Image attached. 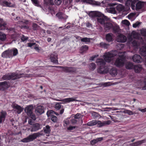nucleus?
<instances>
[{"mask_svg": "<svg viewBox=\"0 0 146 146\" xmlns=\"http://www.w3.org/2000/svg\"><path fill=\"white\" fill-rule=\"evenodd\" d=\"M127 41L129 44H132L135 48H137L138 46L144 44L140 48V53L142 55L145 56V64L146 66V44L144 40L142 37H141L140 35L138 33L133 32L129 37Z\"/></svg>", "mask_w": 146, "mask_h": 146, "instance_id": "1", "label": "nucleus"}, {"mask_svg": "<svg viewBox=\"0 0 146 146\" xmlns=\"http://www.w3.org/2000/svg\"><path fill=\"white\" fill-rule=\"evenodd\" d=\"M97 65L99 66L98 69V72L101 74H104L108 73L110 68H111V66H105V62L102 59H98L96 61Z\"/></svg>", "mask_w": 146, "mask_h": 146, "instance_id": "2", "label": "nucleus"}, {"mask_svg": "<svg viewBox=\"0 0 146 146\" xmlns=\"http://www.w3.org/2000/svg\"><path fill=\"white\" fill-rule=\"evenodd\" d=\"M126 53L125 52H119L118 53V57L116 59L115 62V65L118 67L123 66L125 62L126 57Z\"/></svg>", "mask_w": 146, "mask_h": 146, "instance_id": "3", "label": "nucleus"}, {"mask_svg": "<svg viewBox=\"0 0 146 146\" xmlns=\"http://www.w3.org/2000/svg\"><path fill=\"white\" fill-rule=\"evenodd\" d=\"M129 3V5L131 4V7L132 9H135L137 11L141 9L143 6L144 3L143 2L139 1L138 0H134L131 1V0H128L126 3Z\"/></svg>", "mask_w": 146, "mask_h": 146, "instance_id": "4", "label": "nucleus"}, {"mask_svg": "<svg viewBox=\"0 0 146 146\" xmlns=\"http://www.w3.org/2000/svg\"><path fill=\"white\" fill-rule=\"evenodd\" d=\"M42 135V133L40 132L34 133L29 135L27 137L22 139L21 141L23 143H27L32 141L37 137Z\"/></svg>", "mask_w": 146, "mask_h": 146, "instance_id": "5", "label": "nucleus"}, {"mask_svg": "<svg viewBox=\"0 0 146 146\" xmlns=\"http://www.w3.org/2000/svg\"><path fill=\"white\" fill-rule=\"evenodd\" d=\"M116 51L108 52L104 54L103 56V58L106 62H110L112 59L113 57L115 56Z\"/></svg>", "mask_w": 146, "mask_h": 146, "instance_id": "6", "label": "nucleus"}, {"mask_svg": "<svg viewBox=\"0 0 146 146\" xmlns=\"http://www.w3.org/2000/svg\"><path fill=\"white\" fill-rule=\"evenodd\" d=\"M22 77L21 75H19L15 73H12L10 74L5 75L3 77V78L5 80H9L10 79L15 80Z\"/></svg>", "mask_w": 146, "mask_h": 146, "instance_id": "7", "label": "nucleus"}, {"mask_svg": "<svg viewBox=\"0 0 146 146\" xmlns=\"http://www.w3.org/2000/svg\"><path fill=\"white\" fill-rule=\"evenodd\" d=\"M97 19L98 23L104 25L106 23V21L107 20L108 17L101 12V15H98L97 17Z\"/></svg>", "mask_w": 146, "mask_h": 146, "instance_id": "8", "label": "nucleus"}, {"mask_svg": "<svg viewBox=\"0 0 146 146\" xmlns=\"http://www.w3.org/2000/svg\"><path fill=\"white\" fill-rule=\"evenodd\" d=\"M58 101L62 102L61 103L63 104H67L73 101H78L76 100V98L74 97L64 98L62 100H58Z\"/></svg>", "mask_w": 146, "mask_h": 146, "instance_id": "9", "label": "nucleus"}, {"mask_svg": "<svg viewBox=\"0 0 146 146\" xmlns=\"http://www.w3.org/2000/svg\"><path fill=\"white\" fill-rule=\"evenodd\" d=\"M12 106L14 110L18 114L20 113L23 110V108L17 104H13Z\"/></svg>", "mask_w": 146, "mask_h": 146, "instance_id": "10", "label": "nucleus"}, {"mask_svg": "<svg viewBox=\"0 0 146 146\" xmlns=\"http://www.w3.org/2000/svg\"><path fill=\"white\" fill-rule=\"evenodd\" d=\"M6 25V24L5 23H4L3 22V20L2 19H0V27H2L4 28L3 29H8V31L9 32H10L11 31L14 32V29L13 28H10L9 29H8L7 28Z\"/></svg>", "mask_w": 146, "mask_h": 146, "instance_id": "11", "label": "nucleus"}, {"mask_svg": "<svg viewBox=\"0 0 146 146\" xmlns=\"http://www.w3.org/2000/svg\"><path fill=\"white\" fill-rule=\"evenodd\" d=\"M89 16L92 18L94 19L95 17H97L98 15H101V12L98 11H91L88 14Z\"/></svg>", "mask_w": 146, "mask_h": 146, "instance_id": "12", "label": "nucleus"}, {"mask_svg": "<svg viewBox=\"0 0 146 146\" xmlns=\"http://www.w3.org/2000/svg\"><path fill=\"white\" fill-rule=\"evenodd\" d=\"M103 25L105 30L108 31L111 29L113 27V25L110 22H106Z\"/></svg>", "mask_w": 146, "mask_h": 146, "instance_id": "13", "label": "nucleus"}, {"mask_svg": "<svg viewBox=\"0 0 146 146\" xmlns=\"http://www.w3.org/2000/svg\"><path fill=\"white\" fill-rule=\"evenodd\" d=\"M33 105H29L26 107L25 109V111L27 115H31L33 113Z\"/></svg>", "mask_w": 146, "mask_h": 146, "instance_id": "14", "label": "nucleus"}, {"mask_svg": "<svg viewBox=\"0 0 146 146\" xmlns=\"http://www.w3.org/2000/svg\"><path fill=\"white\" fill-rule=\"evenodd\" d=\"M127 40L126 37L121 34H119L117 36V42H124Z\"/></svg>", "mask_w": 146, "mask_h": 146, "instance_id": "15", "label": "nucleus"}, {"mask_svg": "<svg viewBox=\"0 0 146 146\" xmlns=\"http://www.w3.org/2000/svg\"><path fill=\"white\" fill-rule=\"evenodd\" d=\"M36 112L38 115H41L44 112V108L43 106H38L35 110Z\"/></svg>", "mask_w": 146, "mask_h": 146, "instance_id": "16", "label": "nucleus"}, {"mask_svg": "<svg viewBox=\"0 0 146 146\" xmlns=\"http://www.w3.org/2000/svg\"><path fill=\"white\" fill-rule=\"evenodd\" d=\"M133 60L134 62L138 63L141 62L142 61L141 57L139 55L137 54H135L133 56Z\"/></svg>", "mask_w": 146, "mask_h": 146, "instance_id": "17", "label": "nucleus"}, {"mask_svg": "<svg viewBox=\"0 0 146 146\" xmlns=\"http://www.w3.org/2000/svg\"><path fill=\"white\" fill-rule=\"evenodd\" d=\"M112 76H115L117 74V70L116 68L112 67L111 66V68H110L109 72H108Z\"/></svg>", "mask_w": 146, "mask_h": 146, "instance_id": "18", "label": "nucleus"}, {"mask_svg": "<svg viewBox=\"0 0 146 146\" xmlns=\"http://www.w3.org/2000/svg\"><path fill=\"white\" fill-rule=\"evenodd\" d=\"M56 67L62 68V70L65 72H74V68L71 67H62L60 66H57Z\"/></svg>", "mask_w": 146, "mask_h": 146, "instance_id": "19", "label": "nucleus"}, {"mask_svg": "<svg viewBox=\"0 0 146 146\" xmlns=\"http://www.w3.org/2000/svg\"><path fill=\"white\" fill-rule=\"evenodd\" d=\"M50 59L51 61L54 63H56L58 62L57 60V55L54 52L51 55Z\"/></svg>", "mask_w": 146, "mask_h": 146, "instance_id": "20", "label": "nucleus"}, {"mask_svg": "<svg viewBox=\"0 0 146 146\" xmlns=\"http://www.w3.org/2000/svg\"><path fill=\"white\" fill-rule=\"evenodd\" d=\"M133 68L135 72L137 73H139L143 70V68L140 65H137L134 66Z\"/></svg>", "mask_w": 146, "mask_h": 146, "instance_id": "21", "label": "nucleus"}, {"mask_svg": "<svg viewBox=\"0 0 146 146\" xmlns=\"http://www.w3.org/2000/svg\"><path fill=\"white\" fill-rule=\"evenodd\" d=\"M41 128L40 125L38 123H36L33 125L31 130V132L35 131Z\"/></svg>", "mask_w": 146, "mask_h": 146, "instance_id": "22", "label": "nucleus"}, {"mask_svg": "<svg viewBox=\"0 0 146 146\" xmlns=\"http://www.w3.org/2000/svg\"><path fill=\"white\" fill-rule=\"evenodd\" d=\"M83 1L86 3H89L91 4L94 5H100V3L92 0H83Z\"/></svg>", "mask_w": 146, "mask_h": 146, "instance_id": "23", "label": "nucleus"}, {"mask_svg": "<svg viewBox=\"0 0 146 146\" xmlns=\"http://www.w3.org/2000/svg\"><path fill=\"white\" fill-rule=\"evenodd\" d=\"M8 86L7 82L6 81L0 82V90H4L7 88Z\"/></svg>", "mask_w": 146, "mask_h": 146, "instance_id": "24", "label": "nucleus"}, {"mask_svg": "<svg viewBox=\"0 0 146 146\" xmlns=\"http://www.w3.org/2000/svg\"><path fill=\"white\" fill-rule=\"evenodd\" d=\"M6 115V113L5 111H3L1 112L0 115V123L5 120Z\"/></svg>", "mask_w": 146, "mask_h": 146, "instance_id": "25", "label": "nucleus"}, {"mask_svg": "<svg viewBox=\"0 0 146 146\" xmlns=\"http://www.w3.org/2000/svg\"><path fill=\"white\" fill-rule=\"evenodd\" d=\"M10 50V53H11L10 55L11 57L13 56H15L17 55L18 52L17 49V48H14Z\"/></svg>", "mask_w": 146, "mask_h": 146, "instance_id": "26", "label": "nucleus"}, {"mask_svg": "<svg viewBox=\"0 0 146 146\" xmlns=\"http://www.w3.org/2000/svg\"><path fill=\"white\" fill-rule=\"evenodd\" d=\"M10 50L5 51L2 54V56L3 58H10L11 57L10 55Z\"/></svg>", "mask_w": 146, "mask_h": 146, "instance_id": "27", "label": "nucleus"}, {"mask_svg": "<svg viewBox=\"0 0 146 146\" xmlns=\"http://www.w3.org/2000/svg\"><path fill=\"white\" fill-rule=\"evenodd\" d=\"M113 35L111 33H109L106 35V39L108 42H111L113 40Z\"/></svg>", "mask_w": 146, "mask_h": 146, "instance_id": "28", "label": "nucleus"}, {"mask_svg": "<svg viewBox=\"0 0 146 146\" xmlns=\"http://www.w3.org/2000/svg\"><path fill=\"white\" fill-rule=\"evenodd\" d=\"M56 16L59 19H66L67 17V16L61 12H59L56 13Z\"/></svg>", "mask_w": 146, "mask_h": 146, "instance_id": "29", "label": "nucleus"}, {"mask_svg": "<svg viewBox=\"0 0 146 146\" xmlns=\"http://www.w3.org/2000/svg\"><path fill=\"white\" fill-rule=\"evenodd\" d=\"M134 66L132 63L127 62L125 64V67L127 69H130L133 68Z\"/></svg>", "mask_w": 146, "mask_h": 146, "instance_id": "30", "label": "nucleus"}, {"mask_svg": "<svg viewBox=\"0 0 146 146\" xmlns=\"http://www.w3.org/2000/svg\"><path fill=\"white\" fill-rule=\"evenodd\" d=\"M103 139L102 137H100L95 139H94L91 141L90 143L92 145H94L98 141H100Z\"/></svg>", "mask_w": 146, "mask_h": 146, "instance_id": "31", "label": "nucleus"}, {"mask_svg": "<svg viewBox=\"0 0 146 146\" xmlns=\"http://www.w3.org/2000/svg\"><path fill=\"white\" fill-rule=\"evenodd\" d=\"M111 29H112L114 32L115 33H117L119 32V27L117 25H113V27Z\"/></svg>", "mask_w": 146, "mask_h": 146, "instance_id": "32", "label": "nucleus"}, {"mask_svg": "<svg viewBox=\"0 0 146 146\" xmlns=\"http://www.w3.org/2000/svg\"><path fill=\"white\" fill-rule=\"evenodd\" d=\"M108 11L110 13L113 14H116V12L115 10V9L114 7H110L107 9Z\"/></svg>", "mask_w": 146, "mask_h": 146, "instance_id": "33", "label": "nucleus"}, {"mask_svg": "<svg viewBox=\"0 0 146 146\" xmlns=\"http://www.w3.org/2000/svg\"><path fill=\"white\" fill-rule=\"evenodd\" d=\"M96 124V120H92L88 122L87 124H85L84 125H87L89 126H93Z\"/></svg>", "mask_w": 146, "mask_h": 146, "instance_id": "34", "label": "nucleus"}, {"mask_svg": "<svg viewBox=\"0 0 146 146\" xmlns=\"http://www.w3.org/2000/svg\"><path fill=\"white\" fill-rule=\"evenodd\" d=\"M6 38V35L3 33H0V40L2 41H4Z\"/></svg>", "mask_w": 146, "mask_h": 146, "instance_id": "35", "label": "nucleus"}, {"mask_svg": "<svg viewBox=\"0 0 146 146\" xmlns=\"http://www.w3.org/2000/svg\"><path fill=\"white\" fill-rule=\"evenodd\" d=\"M44 130L45 133L46 134H49L50 131V127L48 125H46L44 128Z\"/></svg>", "mask_w": 146, "mask_h": 146, "instance_id": "36", "label": "nucleus"}, {"mask_svg": "<svg viewBox=\"0 0 146 146\" xmlns=\"http://www.w3.org/2000/svg\"><path fill=\"white\" fill-rule=\"evenodd\" d=\"M116 8L119 11H121L124 10V7L122 5L119 4L116 7Z\"/></svg>", "mask_w": 146, "mask_h": 146, "instance_id": "37", "label": "nucleus"}, {"mask_svg": "<svg viewBox=\"0 0 146 146\" xmlns=\"http://www.w3.org/2000/svg\"><path fill=\"white\" fill-rule=\"evenodd\" d=\"M3 5L5 6H7L8 7H11V3L9 2H8L6 1H2Z\"/></svg>", "mask_w": 146, "mask_h": 146, "instance_id": "38", "label": "nucleus"}, {"mask_svg": "<svg viewBox=\"0 0 146 146\" xmlns=\"http://www.w3.org/2000/svg\"><path fill=\"white\" fill-rule=\"evenodd\" d=\"M88 49V47L86 45L82 46L80 48V51L81 52H83L87 51Z\"/></svg>", "mask_w": 146, "mask_h": 146, "instance_id": "39", "label": "nucleus"}, {"mask_svg": "<svg viewBox=\"0 0 146 146\" xmlns=\"http://www.w3.org/2000/svg\"><path fill=\"white\" fill-rule=\"evenodd\" d=\"M55 113V112L52 110H49L47 111L46 114L48 117H51L52 115H53V114H54Z\"/></svg>", "mask_w": 146, "mask_h": 146, "instance_id": "40", "label": "nucleus"}, {"mask_svg": "<svg viewBox=\"0 0 146 146\" xmlns=\"http://www.w3.org/2000/svg\"><path fill=\"white\" fill-rule=\"evenodd\" d=\"M100 45L101 47L104 48H108L109 46V44H106L104 42H101L100 43Z\"/></svg>", "mask_w": 146, "mask_h": 146, "instance_id": "41", "label": "nucleus"}, {"mask_svg": "<svg viewBox=\"0 0 146 146\" xmlns=\"http://www.w3.org/2000/svg\"><path fill=\"white\" fill-rule=\"evenodd\" d=\"M97 126L98 127H101L104 126V121L102 122L99 120H96Z\"/></svg>", "mask_w": 146, "mask_h": 146, "instance_id": "42", "label": "nucleus"}, {"mask_svg": "<svg viewBox=\"0 0 146 146\" xmlns=\"http://www.w3.org/2000/svg\"><path fill=\"white\" fill-rule=\"evenodd\" d=\"M90 69L92 70H94L96 68V66L95 64L92 63L90 64L89 66Z\"/></svg>", "mask_w": 146, "mask_h": 146, "instance_id": "43", "label": "nucleus"}, {"mask_svg": "<svg viewBox=\"0 0 146 146\" xmlns=\"http://www.w3.org/2000/svg\"><path fill=\"white\" fill-rule=\"evenodd\" d=\"M121 23L127 26H129L130 24L129 21L126 19L122 20L121 21Z\"/></svg>", "mask_w": 146, "mask_h": 146, "instance_id": "44", "label": "nucleus"}, {"mask_svg": "<svg viewBox=\"0 0 146 146\" xmlns=\"http://www.w3.org/2000/svg\"><path fill=\"white\" fill-rule=\"evenodd\" d=\"M144 140L139 141L133 143V145L134 146H137L138 145H140L142 143H144Z\"/></svg>", "mask_w": 146, "mask_h": 146, "instance_id": "45", "label": "nucleus"}, {"mask_svg": "<svg viewBox=\"0 0 146 146\" xmlns=\"http://www.w3.org/2000/svg\"><path fill=\"white\" fill-rule=\"evenodd\" d=\"M81 41L83 42H90V38H87L85 37L81 38Z\"/></svg>", "mask_w": 146, "mask_h": 146, "instance_id": "46", "label": "nucleus"}, {"mask_svg": "<svg viewBox=\"0 0 146 146\" xmlns=\"http://www.w3.org/2000/svg\"><path fill=\"white\" fill-rule=\"evenodd\" d=\"M141 34L144 36H146V29H142L141 30Z\"/></svg>", "mask_w": 146, "mask_h": 146, "instance_id": "47", "label": "nucleus"}, {"mask_svg": "<svg viewBox=\"0 0 146 146\" xmlns=\"http://www.w3.org/2000/svg\"><path fill=\"white\" fill-rule=\"evenodd\" d=\"M140 85L141 86L144 85V86L142 87V89L143 90H146V81L144 82H141L140 84Z\"/></svg>", "mask_w": 146, "mask_h": 146, "instance_id": "48", "label": "nucleus"}, {"mask_svg": "<svg viewBox=\"0 0 146 146\" xmlns=\"http://www.w3.org/2000/svg\"><path fill=\"white\" fill-rule=\"evenodd\" d=\"M33 3L36 6H39V2L37 0H31Z\"/></svg>", "mask_w": 146, "mask_h": 146, "instance_id": "49", "label": "nucleus"}, {"mask_svg": "<svg viewBox=\"0 0 146 146\" xmlns=\"http://www.w3.org/2000/svg\"><path fill=\"white\" fill-rule=\"evenodd\" d=\"M64 125L65 127H66L69 124L70 121L68 119H67L65 120L64 121Z\"/></svg>", "mask_w": 146, "mask_h": 146, "instance_id": "50", "label": "nucleus"}, {"mask_svg": "<svg viewBox=\"0 0 146 146\" xmlns=\"http://www.w3.org/2000/svg\"><path fill=\"white\" fill-rule=\"evenodd\" d=\"M28 115L29 116L34 120H35L36 119V116L33 113H32V114H31V115Z\"/></svg>", "mask_w": 146, "mask_h": 146, "instance_id": "51", "label": "nucleus"}, {"mask_svg": "<svg viewBox=\"0 0 146 146\" xmlns=\"http://www.w3.org/2000/svg\"><path fill=\"white\" fill-rule=\"evenodd\" d=\"M61 108V105L60 103H56L55 106V108L56 109L58 110Z\"/></svg>", "mask_w": 146, "mask_h": 146, "instance_id": "52", "label": "nucleus"}, {"mask_svg": "<svg viewBox=\"0 0 146 146\" xmlns=\"http://www.w3.org/2000/svg\"><path fill=\"white\" fill-rule=\"evenodd\" d=\"M62 2V0H55L54 2L55 4L57 5H60Z\"/></svg>", "mask_w": 146, "mask_h": 146, "instance_id": "53", "label": "nucleus"}, {"mask_svg": "<svg viewBox=\"0 0 146 146\" xmlns=\"http://www.w3.org/2000/svg\"><path fill=\"white\" fill-rule=\"evenodd\" d=\"M51 117V120L55 122L57 121V118L56 116L52 115V116Z\"/></svg>", "mask_w": 146, "mask_h": 146, "instance_id": "54", "label": "nucleus"}, {"mask_svg": "<svg viewBox=\"0 0 146 146\" xmlns=\"http://www.w3.org/2000/svg\"><path fill=\"white\" fill-rule=\"evenodd\" d=\"M140 23L139 22H136L134 23L133 25V27L136 28L138 27L140 25Z\"/></svg>", "mask_w": 146, "mask_h": 146, "instance_id": "55", "label": "nucleus"}, {"mask_svg": "<svg viewBox=\"0 0 146 146\" xmlns=\"http://www.w3.org/2000/svg\"><path fill=\"white\" fill-rule=\"evenodd\" d=\"M28 39V37H26L24 35H23L21 37V39L23 41H24L26 40H27Z\"/></svg>", "mask_w": 146, "mask_h": 146, "instance_id": "56", "label": "nucleus"}, {"mask_svg": "<svg viewBox=\"0 0 146 146\" xmlns=\"http://www.w3.org/2000/svg\"><path fill=\"white\" fill-rule=\"evenodd\" d=\"M104 126H105L107 125H109L111 123V121L109 120H108L106 121H104Z\"/></svg>", "mask_w": 146, "mask_h": 146, "instance_id": "57", "label": "nucleus"}, {"mask_svg": "<svg viewBox=\"0 0 146 146\" xmlns=\"http://www.w3.org/2000/svg\"><path fill=\"white\" fill-rule=\"evenodd\" d=\"M134 13H130L128 15V17L129 19H130L134 17Z\"/></svg>", "mask_w": 146, "mask_h": 146, "instance_id": "58", "label": "nucleus"}, {"mask_svg": "<svg viewBox=\"0 0 146 146\" xmlns=\"http://www.w3.org/2000/svg\"><path fill=\"white\" fill-rule=\"evenodd\" d=\"M76 127L75 126H70L67 128V129L69 130H72L74 129Z\"/></svg>", "mask_w": 146, "mask_h": 146, "instance_id": "59", "label": "nucleus"}, {"mask_svg": "<svg viewBox=\"0 0 146 146\" xmlns=\"http://www.w3.org/2000/svg\"><path fill=\"white\" fill-rule=\"evenodd\" d=\"M98 55H94L92 57H90V60H94V59L95 58H96L98 57Z\"/></svg>", "mask_w": 146, "mask_h": 146, "instance_id": "60", "label": "nucleus"}, {"mask_svg": "<svg viewBox=\"0 0 146 146\" xmlns=\"http://www.w3.org/2000/svg\"><path fill=\"white\" fill-rule=\"evenodd\" d=\"M28 46L29 47H31L32 46L35 45V43H31L29 42L28 43Z\"/></svg>", "mask_w": 146, "mask_h": 146, "instance_id": "61", "label": "nucleus"}, {"mask_svg": "<svg viewBox=\"0 0 146 146\" xmlns=\"http://www.w3.org/2000/svg\"><path fill=\"white\" fill-rule=\"evenodd\" d=\"M38 27V25L36 24H33V28L34 30H36Z\"/></svg>", "mask_w": 146, "mask_h": 146, "instance_id": "62", "label": "nucleus"}, {"mask_svg": "<svg viewBox=\"0 0 146 146\" xmlns=\"http://www.w3.org/2000/svg\"><path fill=\"white\" fill-rule=\"evenodd\" d=\"M81 115L80 113H78L74 116L75 119H78L80 117V116Z\"/></svg>", "mask_w": 146, "mask_h": 146, "instance_id": "63", "label": "nucleus"}, {"mask_svg": "<svg viewBox=\"0 0 146 146\" xmlns=\"http://www.w3.org/2000/svg\"><path fill=\"white\" fill-rule=\"evenodd\" d=\"M138 110L141 111L142 112H146V108L144 109H141L140 108H139Z\"/></svg>", "mask_w": 146, "mask_h": 146, "instance_id": "64", "label": "nucleus"}]
</instances>
